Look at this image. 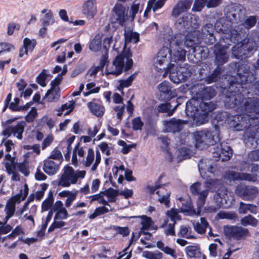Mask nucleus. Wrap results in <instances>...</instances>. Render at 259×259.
Here are the masks:
<instances>
[{"mask_svg": "<svg viewBox=\"0 0 259 259\" xmlns=\"http://www.w3.org/2000/svg\"><path fill=\"white\" fill-rule=\"evenodd\" d=\"M237 68L235 80L230 81V85L223 99L225 106L238 112L256 113L259 110V96L244 98L239 91L236 90L241 84L251 82L255 79L256 66L249 62L235 64Z\"/></svg>", "mask_w": 259, "mask_h": 259, "instance_id": "nucleus-1", "label": "nucleus"}, {"mask_svg": "<svg viewBox=\"0 0 259 259\" xmlns=\"http://www.w3.org/2000/svg\"><path fill=\"white\" fill-rule=\"evenodd\" d=\"M240 112V114L231 115L224 112L222 115L226 117L225 122L234 131L245 129L244 137L247 147L252 148L259 147V110L256 113Z\"/></svg>", "mask_w": 259, "mask_h": 259, "instance_id": "nucleus-2", "label": "nucleus"}, {"mask_svg": "<svg viewBox=\"0 0 259 259\" xmlns=\"http://www.w3.org/2000/svg\"><path fill=\"white\" fill-rule=\"evenodd\" d=\"M196 31H191L187 34L179 33L174 36L169 35L164 37V42L169 46L170 52L169 65L175 67L172 62L185 60L186 51L182 48L183 46L187 47L193 46L198 41Z\"/></svg>", "mask_w": 259, "mask_h": 259, "instance_id": "nucleus-3", "label": "nucleus"}, {"mask_svg": "<svg viewBox=\"0 0 259 259\" xmlns=\"http://www.w3.org/2000/svg\"><path fill=\"white\" fill-rule=\"evenodd\" d=\"M193 138L197 148L203 149L209 145H213L221 140L219 135V127L215 125L213 130L207 129L196 132L193 134Z\"/></svg>", "mask_w": 259, "mask_h": 259, "instance_id": "nucleus-4", "label": "nucleus"}, {"mask_svg": "<svg viewBox=\"0 0 259 259\" xmlns=\"http://www.w3.org/2000/svg\"><path fill=\"white\" fill-rule=\"evenodd\" d=\"M212 183L211 179L206 181L202 188V184L200 183L196 182L190 187V190L193 195L197 196V211L192 209L191 206L189 207L188 211H193V213L196 215H200L201 209L205 204L206 199L208 195L209 186Z\"/></svg>", "mask_w": 259, "mask_h": 259, "instance_id": "nucleus-5", "label": "nucleus"}, {"mask_svg": "<svg viewBox=\"0 0 259 259\" xmlns=\"http://www.w3.org/2000/svg\"><path fill=\"white\" fill-rule=\"evenodd\" d=\"M132 54L130 50H125L120 55L117 56L113 62V69L110 71H108V74H113L117 76L122 72L124 63L125 70H128L131 68L133 66V62L132 59Z\"/></svg>", "mask_w": 259, "mask_h": 259, "instance_id": "nucleus-6", "label": "nucleus"}, {"mask_svg": "<svg viewBox=\"0 0 259 259\" xmlns=\"http://www.w3.org/2000/svg\"><path fill=\"white\" fill-rule=\"evenodd\" d=\"M170 52L168 47H163L157 53L153 59L154 67L159 72L163 73L161 75L165 77L167 71L165 70L168 68L170 62Z\"/></svg>", "mask_w": 259, "mask_h": 259, "instance_id": "nucleus-7", "label": "nucleus"}, {"mask_svg": "<svg viewBox=\"0 0 259 259\" xmlns=\"http://www.w3.org/2000/svg\"><path fill=\"white\" fill-rule=\"evenodd\" d=\"M85 175L84 170L75 171L72 167L66 166L58 185L62 187H69L71 184H75L78 178H83Z\"/></svg>", "mask_w": 259, "mask_h": 259, "instance_id": "nucleus-8", "label": "nucleus"}, {"mask_svg": "<svg viewBox=\"0 0 259 259\" xmlns=\"http://www.w3.org/2000/svg\"><path fill=\"white\" fill-rule=\"evenodd\" d=\"M199 100V116L196 122L198 125H201L208 120V114L213 111L216 108V104L213 101Z\"/></svg>", "mask_w": 259, "mask_h": 259, "instance_id": "nucleus-9", "label": "nucleus"}, {"mask_svg": "<svg viewBox=\"0 0 259 259\" xmlns=\"http://www.w3.org/2000/svg\"><path fill=\"white\" fill-rule=\"evenodd\" d=\"M197 32V35H198V32ZM196 36L198 38V41L193 46L188 47V48H190L188 51V58L196 63L207 58L209 53L207 48L196 45L199 41L198 36Z\"/></svg>", "mask_w": 259, "mask_h": 259, "instance_id": "nucleus-10", "label": "nucleus"}, {"mask_svg": "<svg viewBox=\"0 0 259 259\" xmlns=\"http://www.w3.org/2000/svg\"><path fill=\"white\" fill-rule=\"evenodd\" d=\"M224 234L227 238L237 240L244 239L249 235L247 229L237 226H226L224 228Z\"/></svg>", "mask_w": 259, "mask_h": 259, "instance_id": "nucleus-11", "label": "nucleus"}, {"mask_svg": "<svg viewBox=\"0 0 259 259\" xmlns=\"http://www.w3.org/2000/svg\"><path fill=\"white\" fill-rule=\"evenodd\" d=\"M228 48L220 43H217L214 46V63L218 66H222L228 61L229 55L227 51Z\"/></svg>", "mask_w": 259, "mask_h": 259, "instance_id": "nucleus-12", "label": "nucleus"}, {"mask_svg": "<svg viewBox=\"0 0 259 259\" xmlns=\"http://www.w3.org/2000/svg\"><path fill=\"white\" fill-rule=\"evenodd\" d=\"M236 194L245 200L252 199L257 194V190L253 186H247L244 184H240L236 187Z\"/></svg>", "mask_w": 259, "mask_h": 259, "instance_id": "nucleus-13", "label": "nucleus"}, {"mask_svg": "<svg viewBox=\"0 0 259 259\" xmlns=\"http://www.w3.org/2000/svg\"><path fill=\"white\" fill-rule=\"evenodd\" d=\"M215 150L213 152V157L216 160H221L222 161L229 160L232 155L231 147L226 144L217 145L213 147Z\"/></svg>", "mask_w": 259, "mask_h": 259, "instance_id": "nucleus-14", "label": "nucleus"}, {"mask_svg": "<svg viewBox=\"0 0 259 259\" xmlns=\"http://www.w3.org/2000/svg\"><path fill=\"white\" fill-rule=\"evenodd\" d=\"M125 11V8L122 5L116 4L113 9V14L111 17V22L123 26L126 20Z\"/></svg>", "mask_w": 259, "mask_h": 259, "instance_id": "nucleus-15", "label": "nucleus"}, {"mask_svg": "<svg viewBox=\"0 0 259 259\" xmlns=\"http://www.w3.org/2000/svg\"><path fill=\"white\" fill-rule=\"evenodd\" d=\"M62 79V76L61 74H58L51 81V88L48 91L46 94V97L48 98L49 101L52 102L59 99L60 88L58 86L61 83Z\"/></svg>", "mask_w": 259, "mask_h": 259, "instance_id": "nucleus-16", "label": "nucleus"}, {"mask_svg": "<svg viewBox=\"0 0 259 259\" xmlns=\"http://www.w3.org/2000/svg\"><path fill=\"white\" fill-rule=\"evenodd\" d=\"M230 10L226 14L227 17L230 22L241 21L244 19L246 10L241 6H236L228 8Z\"/></svg>", "mask_w": 259, "mask_h": 259, "instance_id": "nucleus-17", "label": "nucleus"}, {"mask_svg": "<svg viewBox=\"0 0 259 259\" xmlns=\"http://www.w3.org/2000/svg\"><path fill=\"white\" fill-rule=\"evenodd\" d=\"M226 177L228 179L232 181L239 180L255 182L257 179L256 174L239 172L234 171H229L226 174Z\"/></svg>", "mask_w": 259, "mask_h": 259, "instance_id": "nucleus-18", "label": "nucleus"}, {"mask_svg": "<svg viewBox=\"0 0 259 259\" xmlns=\"http://www.w3.org/2000/svg\"><path fill=\"white\" fill-rule=\"evenodd\" d=\"M186 123V121L172 118L164 121V125L167 132L176 133L180 132L182 130L183 125Z\"/></svg>", "mask_w": 259, "mask_h": 259, "instance_id": "nucleus-19", "label": "nucleus"}, {"mask_svg": "<svg viewBox=\"0 0 259 259\" xmlns=\"http://www.w3.org/2000/svg\"><path fill=\"white\" fill-rule=\"evenodd\" d=\"M185 112L187 115L191 118H196L199 116V100L192 98L188 101L186 104Z\"/></svg>", "mask_w": 259, "mask_h": 259, "instance_id": "nucleus-20", "label": "nucleus"}, {"mask_svg": "<svg viewBox=\"0 0 259 259\" xmlns=\"http://www.w3.org/2000/svg\"><path fill=\"white\" fill-rule=\"evenodd\" d=\"M192 5L191 0H180L173 8L171 16L177 18L182 13L189 10Z\"/></svg>", "mask_w": 259, "mask_h": 259, "instance_id": "nucleus-21", "label": "nucleus"}, {"mask_svg": "<svg viewBox=\"0 0 259 259\" xmlns=\"http://www.w3.org/2000/svg\"><path fill=\"white\" fill-rule=\"evenodd\" d=\"M198 168L201 177L204 179L207 178L206 172L213 174L214 171V168L212 165L211 160L207 158H203L199 161Z\"/></svg>", "mask_w": 259, "mask_h": 259, "instance_id": "nucleus-22", "label": "nucleus"}, {"mask_svg": "<svg viewBox=\"0 0 259 259\" xmlns=\"http://www.w3.org/2000/svg\"><path fill=\"white\" fill-rule=\"evenodd\" d=\"M230 22L227 17L221 18L215 23L214 29L219 33L228 34L230 32Z\"/></svg>", "mask_w": 259, "mask_h": 259, "instance_id": "nucleus-23", "label": "nucleus"}, {"mask_svg": "<svg viewBox=\"0 0 259 259\" xmlns=\"http://www.w3.org/2000/svg\"><path fill=\"white\" fill-rule=\"evenodd\" d=\"M158 90L160 93V96H163V99L169 100L175 96L174 92L169 82L164 81L158 85Z\"/></svg>", "mask_w": 259, "mask_h": 259, "instance_id": "nucleus-24", "label": "nucleus"}, {"mask_svg": "<svg viewBox=\"0 0 259 259\" xmlns=\"http://www.w3.org/2000/svg\"><path fill=\"white\" fill-rule=\"evenodd\" d=\"M82 13L88 17L93 18L97 13L96 0H88L82 6Z\"/></svg>", "mask_w": 259, "mask_h": 259, "instance_id": "nucleus-25", "label": "nucleus"}, {"mask_svg": "<svg viewBox=\"0 0 259 259\" xmlns=\"http://www.w3.org/2000/svg\"><path fill=\"white\" fill-rule=\"evenodd\" d=\"M59 164L50 159H46L44 161L43 170L49 175H55L59 169Z\"/></svg>", "mask_w": 259, "mask_h": 259, "instance_id": "nucleus-26", "label": "nucleus"}, {"mask_svg": "<svg viewBox=\"0 0 259 259\" xmlns=\"http://www.w3.org/2000/svg\"><path fill=\"white\" fill-rule=\"evenodd\" d=\"M197 21L195 16L191 14L187 15L182 17L178 20V24L181 27H183L185 28H189L190 27H195V23L192 24V21Z\"/></svg>", "mask_w": 259, "mask_h": 259, "instance_id": "nucleus-27", "label": "nucleus"}, {"mask_svg": "<svg viewBox=\"0 0 259 259\" xmlns=\"http://www.w3.org/2000/svg\"><path fill=\"white\" fill-rule=\"evenodd\" d=\"M232 54L234 58L240 60L249 56V54H247L240 42L232 48Z\"/></svg>", "mask_w": 259, "mask_h": 259, "instance_id": "nucleus-28", "label": "nucleus"}, {"mask_svg": "<svg viewBox=\"0 0 259 259\" xmlns=\"http://www.w3.org/2000/svg\"><path fill=\"white\" fill-rule=\"evenodd\" d=\"M217 94L215 89L211 87L204 88L199 94V97L201 100L210 101Z\"/></svg>", "mask_w": 259, "mask_h": 259, "instance_id": "nucleus-29", "label": "nucleus"}, {"mask_svg": "<svg viewBox=\"0 0 259 259\" xmlns=\"http://www.w3.org/2000/svg\"><path fill=\"white\" fill-rule=\"evenodd\" d=\"M25 125L26 124L24 121H21L16 125H10V130H11L12 135L16 136L18 139L21 140L23 138L22 134L24 131Z\"/></svg>", "mask_w": 259, "mask_h": 259, "instance_id": "nucleus-30", "label": "nucleus"}, {"mask_svg": "<svg viewBox=\"0 0 259 259\" xmlns=\"http://www.w3.org/2000/svg\"><path fill=\"white\" fill-rule=\"evenodd\" d=\"M227 195L226 190L225 189L218 190L217 192L214 195L213 199L217 203V207L220 208L225 207L224 205L226 203L225 196Z\"/></svg>", "mask_w": 259, "mask_h": 259, "instance_id": "nucleus-31", "label": "nucleus"}, {"mask_svg": "<svg viewBox=\"0 0 259 259\" xmlns=\"http://www.w3.org/2000/svg\"><path fill=\"white\" fill-rule=\"evenodd\" d=\"M174 67L169 65L165 71H167L165 77L169 73V77L170 80L175 83H179L182 82L180 73L179 69L175 71Z\"/></svg>", "mask_w": 259, "mask_h": 259, "instance_id": "nucleus-32", "label": "nucleus"}, {"mask_svg": "<svg viewBox=\"0 0 259 259\" xmlns=\"http://www.w3.org/2000/svg\"><path fill=\"white\" fill-rule=\"evenodd\" d=\"M240 43L247 54L252 51L256 50V43L253 38H246L242 40Z\"/></svg>", "mask_w": 259, "mask_h": 259, "instance_id": "nucleus-33", "label": "nucleus"}, {"mask_svg": "<svg viewBox=\"0 0 259 259\" xmlns=\"http://www.w3.org/2000/svg\"><path fill=\"white\" fill-rule=\"evenodd\" d=\"M102 38L101 34H96L89 45L90 50L94 52L99 51L102 48Z\"/></svg>", "mask_w": 259, "mask_h": 259, "instance_id": "nucleus-34", "label": "nucleus"}, {"mask_svg": "<svg viewBox=\"0 0 259 259\" xmlns=\"http://www.w3.org/2000/svg\"><path fill=\"white\" fill-rule=\"evenodd\" d=\"M88 107L91 112L97 116H102L104 113V107L100 104L93 102H89Z\"/></svg>", "mask_w": 259, "mask_h": 259, "instance_id": "nucleus-35", "label": "nucleus"}, {"mask_svg": "<svg viewBox=\"0 0 259 259\" xmlns=\"http://www.w3.org/2000/svg\"><path fill=\"white\" fill-rule=\"evenodd\" d=\"M222 70V69L220 66H217L210 75L205 77V81L207 84L218 81L220 79Z\"/></svg>", "mask_w": 259, "mask_h": 259, "instance_id": "nucleus-36", "label": "nucleus"}, {"mask_svg": "<svg viewBox=\"0 0 259 259\" xmlns=\"http://www.w3.org/2000/svg\"><path fill=\"white\" fill-rule=\"evenodd\" d=\"M124 37L125 43L133 42L136 44L140 40L139 34L130 30H124Z\"/></svg>", "mask_w": 259, "mask_h": 259, "instance_id": "nucleus-37", "label": "nucleus"}, {"mask_svg": "<svg viewBox=\"0 0 259 259\" xmlns=\"http://www.w3.org/2000/svg\"><path fill=\"white\" fill-rule=\"evenodd\" d=\"M194 227L198 233L203 234L205 233L206 229L209 227V225L204 218H201L200 222H197L194 225Z\"/></svg>", "mask_w": 259, "mask_h": 259, "instance_id": "nucleus-38", "label": "nucleus"}, {"mask_svg": "<svg viewBox=\"0 0 259 259\" xmlns=\"http://www.w3.org/2000/svg\"><path fill=\"white\" fill-rule=\"evenodd\" d=\"M256 206L254 204H245L242 202H240V205L238 209L239 213H246L248 211L251 213H255L256 212Z\"/></svg>", "mask_w": 259, "mask_h": 259, "instance_id": "nucleus-39", "label": "nucleus"}, {"mask_svg": "<svg viewBox=\"0 0 259 259\" xmlns=\"http://www.w3.org/2000/svg\"><path fill=\"white\" fill-rule=\"evenodd\" d=\"M136 74V73L132 74L126 79L119 80V86L117 88L118 91L121 92V93L123 94V92L122 91L123 89L124 88H127L131 85L132 82L135 78Z\"/></svg>", "mask_w": 259, "mask_h": 259, "instance_id": "nucleus-40", "label": "nucleus"}, {"mask_svg": "<svg viewBox=\"0 0 259 259\" xmlns=\"http://www.w3.org/2000/svg\"><path fill=\"white\" fill-rule=\"evenodd\" d=\"M186 251L190 257H199L201 255L200 249L197 246H188L186 248Z\"/></svg>", "mask_w": 259, "mask_h": 259, "instance_id": "nucleus-41", "label": "nucleus"}, {"mask_svg": "<svg viewBox=\"0 0 259 259\" xmlns=\"http://www.w3.org/2000/svg\"><path fill=\"white\" fill-rule=\"evenodd\" d=\"M104 195L109 198V201L115 202L116 201V197L119 194L117 190L112 188H109L103 191Z\"/></svg>", "mask_w": 259, "mask_h": 259, "instance_id": "nucleus-42", "label": "nucleus"}, {"mask_svg": "<svg viewBox=\"0 0 259 259\" xmlns=\"http://www.w3.org/2000/svg\"><path fill=\"white\" fill-rule=\"evenodd\" d=\"M240 222L243 226L250 225L254 227L257 225V220L251 215L248 214L242 218Z\"/></svg>", "mask_w": 259, "mask_h": 259, "instance_id": "nucleus-43", "label": "nucleus"}, {"mask_svg": "<svg viewBox=\"0 0 259 259\" xmlns=\"http://www.w3.org/2000/svg\"><path fill=\"white\" fill-rule=\"evenodd\" d=\"M54 202L53 193L52 191H50L48 198L45 199L42 203V210L47 211L53 206Z\"/></svg>", "mask_w": 259, "mask_h": 259, "instance_id": "nucleus-44", "label": "nucleus"}, {"mask_svg": "<svg viewBox=\"0 0 259 259\" xmlns=\"http://www.w3.org/2000/svg\"><path fill=\"white\" fill-rule=\"evenodd\" d=\"M41 21L42 26L47 27L54 23L55 20L54 19V16L51 10H49L48 13L45 14Z\"/></svg>", "mask_w": 259, "mask_h": 259, "instance_id": "nucleus-45", "label": "nucleus"}, {"mask_svg": "<svg viewBox=\"0 0 259 259\" xmlns=\"http://www.w3.org/2000/svg\"><path fill=\"white\" fill-rule=\"evenodd\" d=\"M171 106L170 103L161 104L158 107V111L159 112H167L168 116H171L173 114L175 110L177 108L175 106L172 109H170Z\"/></svg>", "mask_w": 259, "mask_h": 259, "instance_id": "nucleus-46", "label": "nucleus"}, {"mask_svg": "<svg viewBox=\"0 0 259 259\" xmlns=\"http://www.w3.org/2000/svg\"><path fill=\"white\" fill-rule=\"evenodd\" d=\"M143 256L148 259H161L163 254L158 251L155 252L145 251L143 252Z\"/></svg>", "mask_w": 259, "mask_h": 259, "instance_id": "nucleus-47", "label": "nucleus"}, {"mask_svg": "<svg viewBox=\"0 0 259 259\" xmlns=\"http://www.w3.org/2000/svg\"><path fill=\"white\" fill-rule=\"evenodd\" d=\"M186 67H180L179 68V72L180 73L181 78L182 79V81H185L188 77H189L192 72L191 70L189 69L188 66H189L188 64H185Z\"/></svg>", "mask_w": 259, "mask_h": 259, "instance_id": "nucleus-48", "label": "nucleus"}, {"mask_svg": "<svg viewBox=\"0 0 259 259\" xmlns=\"http://www.w3.org/2000/svg\"><path fill=\"white\" fill-rule=\"evenodd\" d=\"M256 23V17L254 16H250L245 20V21L242 23V25L247 30H249L250 28L253 27L255 25Z\"/></svg>", "mask_w": 259, "mask_h": 259, "instance_id": "nucleus-49", "label": "nucleus"}, {"mask_svg": "<svg viewBox=\"0 0 259 259\" xmlns=\"http://www.w3.org/2000/svg\"><path fill=\"white\" fill-rule=\"evenodd\" d=\"M36 45L35 39H30L28 38H25L23 39V46L28 51L32 52Z\"/></svg>", "mask_w": 259, "mask_h": 259, "instance_id": "nucleus-50", "label": "nucleus"}, {"mask_svg": "<svg viewBox=\"0 0 259 259\" xmlns=\"http://www.w3.org/2000/svg\"><path fill=\"white\" fill-rule=\"evenodd\" d=\"M141 218L142 219V221L141 222V224L142 225L141 230L143 229H148L149 227H151L152 225L154 224V222L152 221L151 218L150 217H148L146 215H142L141 217Z\"/></svg>", "mask_w": 259, "mask_h": 259, "instance_id": "nucleus-51", "label": "nucleus"}, {"mask_svg": "<svg viewBox=\"0 0 259 259\" xmlns=\"http://www.w3.org/2000/svg\"><path fill=\"white\" fill-rule=\"evenodd\" d=\"M75 102L73 100L70 101L69 103H66L62 105L61 108L62 112L66 110L67 111L64 113L65 115L69 114L73 110L75 106Z\"/></svg>", "mask_w": 259, "mask_h": 259, "instance_id": "nucleus-52", "label": "nucleus"}, {"mask_svg": "<svg viewBox=\"0 0 259 259\" xmlns=\"http://www.w3.org/2000/svg\"><path fill=\"white\" fill-rule=\"evenodd\" d=\"M15 50L14 46L7 42L0 43V55L5 52H10Z\"/></svg>", "mask_w": 259, "mask_h": 259, "instance_id": "nucleus-53", "label": "nucleus"}, {"mask_svg": "<svg viewBox=\"0 0 259 259\" xmlns=\"http://www.w3.org/2000/svg\"><path fill=\"white\" fill-rule=\"evenodd\" d=\"M207 0H195L194 3L192 10L193 11L199 12L201 11L204 8V6L206 5Z\"/></svg>", "mask_w": 259, "mask_h": 259, "instance_id": "nucleus-54", "label": "nucleus"}, {"mask_svg": "<svg viewBox=\"0 0 259 259\" xmlns=\"http://www.w3.org/2000/svg\"><path fill=\"white\" fill-rule=\"evenodd\" d=\"M113 229L118 234H121L123 237L127 236L129 235L130 231L128 227H122L119 226H114Z\"/></svg>", "mask_w": 259, "mask_h": 259, "instance_id": "nucleus-55", "label": "nucleus"}, {"mask_svg": "<svg viewBox=\"0 0 259 259\" xmlns=\"http://www.w3.org/2000/svg\"><path fill=\"white\" fill-rule=\"evenodd\" d=\"M133 129L134 131L141 130L144 123L140 117L135 118L132 120Z\"/></svg>", "mask_w": 259, "mask_h": 259, "instance_id": "nucleus-56", "label": "nucleus"}, {"mask_svg": "<svg viewBox=\"0 0 259 259\" xmlns=\"http://www.w3.org/2000/svg\"><path fill=\"white\" fill-rule=\"evenodd\" d=\"M37 116V112L35 108H32L25 116V120L27 122H32Z\"/></svg>", "mask_w": 259, "mask_h": 259, "instance_id": "nucleus-57", "label": "nucleus"}, {"mask_svg": "<svg viewBox=\"0 0 259 259\" xmlns=\"http://www.w3.org/2000/svg\"><path fill=\"white\" fill-rule=\"evenodd\" d=\"M46 70L43 69L36 77L37 82L42 87H45L46 85L45 80L48 75L46 74Z\"/></svg>", "mask_w": 259, "mask_h": 259, "instance_id": "nucleus-58", "label": "nucleus"}, {"mask_svg": "<svg viewBox=\"0 0 259 259\" xmlns=\"http://www.w3.org/2000/svg\"><path fill=\"white\" fill-rule=\"evenodd\" d=\"M150 3L152 4L151 7H153V11L155 12L157 10L162 8L165 0H149Z\"/></svg>", "mask_w": 259, "mask_h": 259, "instance_id": "nucleus-59", "label": "nucleus"}, {"mask_svg": "<svg viewBox=\"0 0 259 259\" xmlns=\"http://www.w3.org/2000/svg\"><path fill=\"white\" fill-rule=\"evenodd\" d=\"M5 211L7 215L12 217L15 211V204L12 202H7L5 207Z\"/></svg>", "mask_w": 259, "mask_h": 259, "instance_id": "nucleus-60", "label": "nucleus"}, {"mask_svg": "<svg viewBox=\"0 0 259 259\" xmlns=\"http://www.w3.org/2000/svg\"><path fill=\"white\" fill-rule=\"evenodd\" d=\"M167 216L170 218L172 223L176 222V220H179L181 219L180 215L178 214V211L177 209L172 208L170 210L167 211Z\"/></svg>", "mask_w": 259, "mask_h": 259, "instance_id": "nucleus-61", "label": "nucleus"}, {"mask_svg": "<svg viewBox=\"0 0 259 259\" xmlns=\"http://www.w3.org/2000/svg\"><path fill=\"white\" fill-rule=\"evenodd\" d=\"M214 27L211 24H207L203 26L201 30L202 34H204L207 37L208 34H213Z\"/></svg>", "mask_w": 259, "mask_h": 259, "instance_id": "nucleus-62", "label": "nucleus"}, {"mask_svg": "<svg viewBox=\"0 0 259 259\" xmlns=\"http://www.w3.org/2000/svg\"><path fill=\"white\" fill-rule=\"evenodd\" d=\"M218 215L220 219L234 220L237 218V215L234 212H219Z\"/></svg>", "mask_w": 259, "mask_h": 259, "instance_id": "nucleus-63", "label": "nucleus"}, {"mask_svg": "<svg viewBox=\"0 0 259 259\" xmlns=\"http://www.w3.org/2000/svg\"><path fill=\"white\" fill-rule=\"evenodd\" d=\"M94 160V152L92 149H89L88 151V155L86 158V161L85 165L87 167H89Z\"/></svg>", "mask_w": 259, "mask_h": 259, "instance_id": "nucleus-64", "label": "nucleus"}]
</instances>
